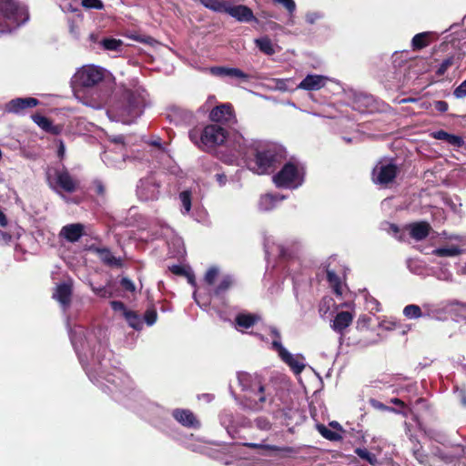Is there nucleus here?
<instances>
[{
    "instance_id": "nucleus-16",
    "label": "nucleus",
    "mask_w": 466,
    "mask_h": 466,
    "mask_svg": "<svg viewBox=\"0 0 466 466\" xmlns=\"http://www.w3.org/2000/svg\"><path fill=\"white\" fill-rule=\"evenodd\" d=\"M275 345L279 349L278 356L296 374H300L305 369V358L302 354H292L284 346Z\"/></svg>"
},
{
    "instance_id": "nucleus-4",
    "label": "nucleus",
    "mask_w": 466,
    "mask_h": 466,
    "mask_svg": "<svg viewBox=\"0 0 466 466\" xmlns=\"http://www.w3.org/2000/svg\"><path fill=\"white\" fill-rule=\"evenodd\" d=\"M113 80L114 77L109 71L95 65L83 66L73 76V82L76 85L85 88L99 90L98 101L91 105L95 108H99L101 104L106 101L109 91L113 87Z\"/></svg>"
},
{
    "instance_id": "nucleus-43",
    "label": "nucleus",
    "mask_w": 466,
    "mask_h": 466,
    "mask_svg": "<svg viewBox=\"0 0 466 466\" xmlns=\"http://www.w3.org/2000/svg\"><path fill=\"white\" fill-rule=\"evenodd\" d=\"M234 283V279L231 275H225L222 277L219 284L214 289V295L220 296L225 293Z\"/></svg>"
},
{
    "instance_id": "nucleus-42",
    "label": "nucleus",
    "mask_w": 466,
    "mask_h": 466,
    "mask_svg": "<svg viewBox=\"0 0 466 466\" xmlns=\"http://www.w3.org/2000/svg\"><path fill=\"white\" fill-rule=\"evenodd\" d=\"M327 279L336 295H342V285L339 277L333 270H327Z\"/></svg>"
},
{
    "instance_id": "nucleus-13",
    "label": "nucleus",
    "mask_w": 466,
    "mask_h": 466,
    "mask_svg": "<svg viewBox=\"0 0 466 466\" xmlns=\"http://www.w3.org/2000/svg\"><path fill=\"white\" fill-rule=\"evenodd\" d=\"M219 421L231 438H238L240 429L251 426V421L248 419L229 410H224L220 413Z\"/></svg>"
},
{
    "instance_id": "nucleus-20",
    "label": "nucleus",
    "mask_w": 466,
    "mask_h": 466,
    "mask_svg": "<svg viewBox=\"0 0 466 466\" xmlns=\"http://www.w3.org/2000/svg\"><path fill=\"white\" fill-rule=\"evenodd\" d=\"M173 418L182 426L188 429H199L201 424L196 415L187 409H175L172 410Z\"/></svg>"
},
{
    "instance_id": "nucleus-49",
    "label": "nucleus",
    "mask_w": 466,
    "mask_h": 466,
    "mask_svg": "<svg viewBox=\"0 0 466 466\" xmlns=\"http://www.w3.org/2000/svg\"><path fill=\"white\" fill-rule=\"evenodd\" d=\"M219 274V269L218 267H210L206 274H205V277H204V280L205 282L208 284V285H213L214 284V281L215 279H217V277L218 276Z\"/></svg>"
},
{
    "instance_id": "nucleus-8",
    "label": "nucleus",
    "mask_w": 466,
    "mask_h": 466,
    "mask_svg": "<svg viewBox=\"0 0 466 466\" xmlns=\"http://www.w3.org/2000/svg\"><path fill=\"white\" fill-rule=\"evenodd\" d=\"M236 135H240L239 133H236L232 137H228V133L222 127L213 124L207 126L200 134V138L198 140V136L195 132L189 133V137L191 141H193L198 147H201L204 150H208L215 146L221 145L225 141L230 144L232 150L234 153L228 157H225L223 160L225 162L229 163V159L232 158L234 155H236V144H234V137Z\"/></svg>"
},
{
    "instance_id": "nucleus-27",
    "label": "nucleus",
    "mask_w": 466,
    "mask_h": 466,
    "mask_svg": "<svg viewBox=\"0 0 466 466\" xmlns=\"http://www.w3.org/2000/svg\"><path fill=\"white\" fill-rule=\"evenodd\" d=\"M209 70L210 73L216 76L239 78L243 81H248L249 79L248 75L236 67L213 66Z\"/></svg>"
},
{
    "instance_id": "nucleus-41",
    "label": "nucleus",
    "mask_w": 466,
    "mask_h": 466,
    "mask_svg": "<svg viewBox=\"0 0 466 466\" xmlns=\"http://www.w3.org/2000/svg\"><path fill=\"white\" fill-rule=\"evenodd\" d=\"M124 318L127 321L129 327L136 330H141L143 328V320L141 317L133 310L125 312Z\"/></svg>"
},
{
    "instance_id": "nucleus-45",
    "label": "nucleus",
    "mask_w": 466,
    "mask_h": 466,
    "mask_svg": "<svg viewBox=\"0 0 466 466\" xmlns=\"http://www.w3.org/2000/svg\"><path fill=\"white\" fill-rule=\"evenodd\" d=\"M100 46L107 51H119L123 46V41L116 38H104L100 41Z\"/></svg>"
},
{
    "instance_id": "nucleus-62",
    "label": "nucleus",
    "mask_w": 466,
    "mask_h": 466,
    "mask_svg": "<svg viewBox=\"0 0 466 466\" xmlns=\"http://www.w3.org/2000/svg\"><path fill=\"white\" fill-rule=\"evenodd\" d=\"M367 304L371 311L379 312L380 310V303L374 298L367 299Z\"/></svg>"
},
{
    "instance_id": "nucleus-26",
    "label": "nucleus",
    "mask_w": 466,
    "mask_h": 466,
    "mask_svg": "<svg viewBox=\"0 0 466 466\" xmlns=\"http://www.w3.org/2000/svg\"><path fill=\"white\" fill-rule=\"evenodd\" d=\"M72 285L69 283H61L56 286L53 298L60 303L63 309L66 310L71 303Z\"/></svg>"
},
{
    "instance_id": "nucleus-46",
    "label": "nucleus",
    "mask_w": 466,
    "mask_h": 466,
    "mask_svg": "<svg viewBox=\"0 0 466 466\" xmlns=\"http://www.w3.org/2000/svg\"><path fill=\"white\" fill-rule=\"evenodd\" d=\"M318 431L322 437L329 441H337L342 439V435L339 431H332L324 425H319Z\"/></svg>"
},
{
    "instance_id": "nucleus-10",
    "label": "nucleus",
    "mask_w": 466,
    "mask_h": 466,
    "mask_svg": "<svg viewBox=\"0 0 466 466\" xmlns=\"http://www.w3.org/2000/svg\"><path fill=\"white\" fill-rule=\"evenodd\" d=\"M48 186L56 193H73L78 187V181L70 175L64 165L48 167L46 171Z\"/></svg>"
},
{
    "instance_id": "nucleus-58",
    "label": "nucleus",
    "mask_w": 466,
    "mask_h": 466,
    "mask_svg": "<svg viewBox=\"0 0 466 466\" xmlns=\"http://www.w3.org/2000/svg\"><path fill=\"white\" fill-rule=\"evenodd\" d=\"M91 289L96 295L101 298H110L112 296V292L106 287H95L92 285Z\"/></svg>"
},
{
    "instance_id": "nucleus-48",
    "label": "nucleus",
    "mask_w": 466,
    "mask_h": 466,
    "mask_svg": "<svg viewBox=\"0 0 466 466\" xmlns=\"http://www.w3.org/2000/svg\"><path fill=\"white\" fill-rule=\"evenodd\" d=\"M270 335L272 336L271 349L277 353L279 352V349L275 345L277 343L279 346H283L281 342V335L277 328L271 327L269 329Z\"/></svg>"
},
{
    "instance_id": "nucleus-9",
    "label": "nucleus",
    "mask_w": 466,
    "mask_h": 466,
    "mask_svg": "<svg viewBox=\"0 0 466 466\" xmlns=\"http://www.w3.org/2000/svg\"><path fill=\"white\" fill-rule=\"evenodd\" d=\"M305 177V167L298 161H289L273 177L277 187L296 189L299 187Z\"/></svg>"
},
{
    "instance_id": "nucleus-39",
    "label": "nucleus",
    "mask_w": 466,
    "mask_h": 466,
    "mask_svg": "<svg viewBox=\"0 0 466 466\" xmlns=\"http://www.w3.org/2000/svg\"><path fill=\"white\" fill-rule=\"evenodd\" d=\"M256 321V316L251 314H238L235 319L238 329H249Z\"/></svg>"
},
{
    "instance_id": "nucleus-56",
    "label": "nucleus",
    "mask_w": 466,
    "mask_h": 466,
    "mask_svg": "<svg viewBox=\"0 0 466 466\" xmlns=\"http://www.w3.org/2000/svg\"><path fill=\"white\" fill-rule=\"evenodd\" d=\"M323 17V14L321 12L318 11H311L308 12L305 15V20L308 24L313 25L318 20L321 19Z\"/></svg>"
},
{
    "instance_id": "nucleus-34",
    "label": "nucleus",
    "mask_w": 466,
    "mask_h": 466,
    "mask_svg": "<svg viewBox=\"0 0 466 466\" xmlns=\"http://www.w3.org/2000/svg\"><path fill=\"white\" fill-rule=\"evenodd\" d=\"M402 313L408 319H418L420 318H424L423 304L421 306L416 304H409L404 307Z\"/></svg>"
},
{
    "instance_id": "nucleus-14",
    "label": "nucleus",
    "mask_w": 466,
    "mask_h": 466,
    "mask_svg": "<svg viewBox=\"0 0 466 466\" xmlns=\"http://www.w3.org/2000/svg\"><path fill=\"white\" fill-rule=\"evenodd\" d=\"M159 183L154 176H148L139 180L137 195L140 200L154 201L159 197Z\"/></svg>"
},
{
    "instance_id": "nucleus-38",
    "label": "nucleus",
    "mask_w": 466,
    "mask_h": 466,
    "mask_svg": "<svg viewBox=\"0 0 466 466\" xmlns=\"http://www.w3.org/2000/svg\"><path fill=\"white\" fill-rule=\"evenodd\" d=\"M461 252L462 249H461L459 247L451 245L435 248L432 251V254L437 257H456L461 254Z\"/></svg>"
},
{
    "instance_id": "nucleus-61",
    "label": "nucleus",
    "mask_w": 466,
    "mask_h": 466,
    "mask_svg": "<svg viewBox=\"0 0 466 466\" xmlns=\"http://www.w3.org/2000/svg\"><path fill=\"white\" fill-rule=\"evenodd\" d=\"M110 305H111V308L115 310V311H121L123 313V316H125V312L128 311L129 309H127L125 306V304L121 301H118V300H113L110 302Z\"/></svg>"
},
{
    "instance_id": "nucleus-18",
    "label": "nucleus",
    "mask_w": 466,
    "mask_h": 466,
    "mask_svg": "<svg viewBox=\"0 0 466 466\" xmlns=\"http://www.w3.org/2000/svg\"><path fill=\"white\" fill-rule=\"evenodd\" d=\"M226 14L241 23L258 22L248 6L244 5H234L231 0L228 2Z\"/></svg>"
},
{
    "instance_id": "nucleus-57",
    "label": "nucleus",
    "mask_w": 466,
    "mask_h": 466,
    "mask_svg": "<svg viewBox=\"0 0 466 466\" xmlns=\"http://www.w3.org/2000/svg\"><path fill=\"white\" fill-rule=\"evenodd\" d=\"M453 64V57H448L444 59L437 69L436 73L438 76H443L448 68Z\"/></svg>"
},
{
    "instance_id": "nucleus-21",
    "label": "nucleus",
    "mask_w": 466,
    "mask_h": 466,
    "mask_svg": "<svg viewBox=\"0 0 466 466\" xmlns=\"http://www.w3.org/2000/svg\"><path fill=\"white\" fill-rule=\"evenodd\" d=\"M327 81H331V79L321 75L309 74L298 85V88L307 91H316L324 87ZM332 82L335 83L336 81L332 80Z\"/></svg>"
},
{
    "instance_id": "nucleus-11",
    "label": "nucleus",
    "mask_w": 466,
    "mask_h": 466,
    "mask_svg": "<svg viewBox=\"0 0 466 466\" xmlns=\"http://www.w3.org/2000/svg\"><path fill=\"white\" fill-rule=\"evenodd\" d=\"M110 142L114 144V148L106 150L101 158L107 167L121 169L127 157L126 147L128 145V137L117 135L111 137Z\"/></svg>"
},
{
    "instance_id": "nucleus-17",
    "label": "nucleus",
    "mask_w": 466,
    "mask_h": 466,
    "mask_svg": "<svg viewBox=\"0 0 466 466\" xmlns=\"http://www.w3.org/2000/svg\"><path fill=\"white\" fill-rule=\"evenodd\" d=\"M39 105V100L35 97H16L11 99L4 106L6 114L25 115V110Z\"/></svg>"
},
{
    "instance_id": "nucleus-15",
    "label": "nucleus",
    "mask_w": 466,
    "mask_h": 466,
    "mask_svg": "<svg viewBox=\"0 0 466 466\" xmlns=\"http://www.w3.org/2000/svg\"><path fill=\"white\" fill-rule=\"evenodd\" d=\"M397 175V167L389 160L380 161L372 171L374 183L387 185L391 182Z\"/></svg>"
},
{
    "instance_id": "nucleus-37",
    "label": "nucleus",
    "mask_w": 466,
    "mask_h": 466,
    "mask_svg": "<svg viewBox=\"0 0 466 466\" xmlns=\"http://www.w3.org/2000/svg\"><path fill=\"white\" fill-rule=\"evenodd\" d=\"M255 45L262 53L266 55L271 56L276 52L272 41L268 36L255 39Z\"/></svg>"
},
{
    "instance_id": "nucleus-44",
    "label": "nucleus",
    "mask_w": 466,
    "mask_h": 466,
    "mask_svg": "<svg viewBox=\"0 0 466 466\" xmlns=\"http://www.w3.org/2000/svg\"><path fill=\"white\" fill-rule=\"evenodd\" d=\"M354 452L362 460L368 461L370 465L375 466L379 464L377 456L369 451L366 448H356Z\"/></svg>"
},
{
    "instance_id": "nucleus-31",
    "label": "nucleus",
    "mask_w": 466,
    "mask_h": 466,
    "mask_svg": "<svg viewBox=\"0 0 466 466\" xmlns=\"http://www.w3.org/2000/svg\"><path fill=\"white\" fill-rule=\"evenodd\" d=\"M96 253L98 254L101 261L107 266L121 268L123 265L122 259L120 258L115 257L111 250L106 248H96Z\"/></svg>"
},
{
    "instance_id": "nucleus-54",
    "label": "nucleus",
    "mask_w": 466,
    "mask_h": 466,
    "mask_svg": "<svg viewBox=\"0 0 466 466\" xmlns=\"http://www.w3.org/2000/svg\"><path fill=\"white\" fill-rule=\"evenodd\" d=\"M256 426L261 431H269L271 429V422L266 417H258L255 420Z\"/></svg>"
},
{
    "instance_id": "nucleus-50",
    "label": "nucleus",
    "mask_w": 466,
    "mask_h": 466,
    "mask_svg": "<svg viewBox=\"0 0 466 466\" xmlns=\"http://www.w3.org/2000/svg\"><path fill=\"white\" fill-rule=\"evenodd\" d=\"M412 453H413V456L415 457V459L420 463H426L427 462V455L425 454V452L422 450V448L420 445V443L414 444V446L412 448Z\"/></svg>"
},
{
    "instance_id": "nucleus-30",
    "label": "nucleus",
    "mask_w": 466,
    "mask_h": 466,
    "mask_svg": "<svg viewBox=\"0 0 466 466\" xmlns=\"http://www.w3.org/2000/svg\"><path fill=\"white\" fill-rule=\"evenodd\" d=\"M431 137L437 140H442L455 147H461L464 140L461 137L450 134L444 130H437L431 133Z\"/></svg>"
},
{
    "instance_id": "nucleus-22",
    "label": "nucleus",
    "mask_w": 466,
    "mask_h": 466,
    "mask_svg": "<svg viewBox=\"0 0 466 466\" xmlns=\"http://www.w3.org/2000/svg\"><path fill=\"white\" fill-rule=\"evenodd\" d=\"M286 198L279 193H266L260 196L258 202V208L261 212H269L275 209L279 204Z\"/></svg>"
},
{
    "instance_id": "nucleus-36",
    "label": "nucleus",
    "mask_w": 466,
    "mask_h": 466,
    "mask_svg": "<svg viewBox=\"0 0 466 466\" xmlns=\"http://www.w3.org/2000/svg\"><path fill=\"white\" fill-rule=\"evenodd\" d=\"M431 32H422L415 35L411 40V47L413 50H420L430 44Z\"/></svg>"
},
{
    "instance_id": "nucleus-47",
    "label": "nucleus",
    "mask_w": 466,
    "mask_h": 466,
    "mask_svg": "<svg viewBox=\"0 0 466 466\" xmlns=\"http://www.w3.org/2000/svg\"><path fill=\"white\" fill-rule=\"evenodd\" d=\"M58 5L65 13H75L78 10L75 0H58Z\"/></svg>"
},
{
    "instance_id": "nucleus-2",
    "label": "nucleus",
    "mask_w": 466,
    "mask_h": 466,
    "mask_svg": "<svg viewBox=\"0 0 466 466\" xmlns=\"http://www.w3.org/2000/svg\"><path fill=\"white\" fill-rule=\"evenodd\" d=\"M236 155L228 161L237 163L240 158L248 168L256 174L270 172L285 157L284 148L275 143L266 141H248L242 135H236Z\"/></svg>"
},
{
    "instance_id": "nucleus-1",
    "label": "nucleus",
    "mask_w": 466,
    "mask_h": 466,
    "mask_svg": "<svg viewBox=\"0 0 466 466\" xmlns=\"http://www.w3.org/2000/svg\"><path fill=\"white\" fill-rule=\"evenodd\" d=\"M68 332L79 362L89 380L120 400L116 393H126L131 387V380L113 364V352L106 348L104 332L101 329L86 330L82 326L70 328Z\"/></svg>"
},
{
    "instance_id": "nucleus-55",
    "label": "nucleus",
    "mask_w": 466,
    "mask_h": 466,
    "mask_svg": "<svg viewBox=\"0 0 466 466\" xmlns=\"http://www.w3.org/2000/svg\"><path fill=\"white\" fill-rule=\"evenodd\" d=\"M455 399L460 402L462 407H466V392L463 389L455 387L453 390Z\"/></svg>"
},
{
    "instance_id": "nucleus-6",
    "label": "nucleus",
    "mask_w": 466,
    "mask_h": 466,
    "mask_svg": "<svg viewBox=\"0 0 466 466\" xmlns=\"http://www.w3.org/2000/svg\"><path fill=\"white\" fill-rule=\"evenodd\" d=\"M424 318L445 321L450 316L457 320H466V302L458 299H445L439 302H424Z\"/></svg>"
},
{
    "instance_id": "nucleus-3",
    "label": "nucleus",
    "mask_w": 466,
    "mask_h": 466,
    "mask_svg": "<svg viewBox=\"0 0 466 466\" xmlns=\"http://www.w3.org/2000/svg\"><path fill=\"white\" fill-rule=\"evenodd\" d=\"M145 103L146 90L143 87L126 88L107 114L111 119L129 125L142 115Z\"/></svg>"
},
{
    "instance_id": "nucleus-32",
    "label": "nucleus",
    "mask_w": 466,
    "mask_h": 466,
    "mask_svg": "<svg viewBox=\"0 0 466 466\" xmlns=\"http://www.w3.org/2000/svg\"><path fill=\"white\" fill-rule=\"evenodd\" d=\"M264 248H265V253H266L267 257L269 255H274L275 253H278V256L281 258H292V255L289 252V248H287L283 245H280V244L270 245L268 239H266V241L264 243Z\"/></svg>"
},
{
    "instance_id": "nucleus-59",
    "label": "nucleus",
    "mask_w": 466,
    "mask_h": 466,
    "mask_svg": "<svg viewBox=\"0 0 466 466\" xmlns=\"http://www.w3.org/2000/svg\"><path fill=\"white\" fill-rule=\"evenodd\" d=\"M453 95L456 98H463L466 96V79L455 88Z\"/></svg>"
},
{
    "instance_id": "nucleus-60",
    "label": "nucleus",
    "mask_w": 466,
    "mask_h": 466,
    "mask_svg": "<svg viewBox=\"0 0 466 466\" xmlns=\"http://www.w3.org/2000/svg\"><path fill=\"white\" fill-rule=\"evenodd\" d=\"M121 287L130 292H134L136 290V286L133 281L128 278H122L120 281Z\"/></svg>"
},
{
    "instance_id": "nucleus-7",
    "label": "nucleus",
    "mask_w": 466,
    "mask_h": 466,
    "mask_svg": "<svg viewBox=\"0 0 466 466\" xmlns=\"http://www.w3.org/2000/svg\"><path fill=\"white\" fill-rule=\"evenodd\" d=\"M29 19L26 6L17 0H0V32L6 33L25 24Z\"/></svg>"
},
{
    "instance_id": "nucleus-52",
    "label": "nucleus",
    "mask_w": 466,
    "mask_h": 466,
    "mask_svg": "<svg viewBox=\"0 0 466 466\" xmlns=\"http://www.w3.org/2000/svg\"><path fill=\"white\" fill-rule=\"evenodd\" d=\"M145 322L147 326H152L157 322V313L155 309H148L144 315Z\"/></svg>"
},
{
    "instance_id": "nucleus-5",
    "label": "nucleus",
    "mask_w": 466,
    "mask_h": 466,
    "mask_svg": "<svg viewBox=\"0 0 466 466\" xmlns=\"http://www.w3.org/2000/svg\"><path fill=\"white\" fill-rule=\"evenodd\" d=\"M238 385L244 392L245 406L253 410H261L267 403L271 401L266 388L257 376L247 372H238L237 375Z\"/></svg>"
},
{
    "instance_id": "nucleus-51",
    "label": "nucleus",
    "mask_w": 466,
    "mask_h": 466,
    "mask_svg": "<svg viewBox=\"0 0 466 466\" xmlns=\"http://www.w3.org/2000/svg\"><path fill=\"white\" fill-rule=\"evenodd\" d=\"M274 3L281 5L289 13V15H294L297 9V5L294 0H273Z\"/></svg>"
},
{
    "instance_id": "nucleus-24",
    "label": "nucleus",
    "mask_w": 466,
    "mask_h": 466,
    "mask_svg": "<svg viewBox=\"0 0 466 466\" xmlns=\"http://www.w3.org/2000/svg\"><path fill=\"white\" fill-rule=\"evenodd\" d=\"M167 118L175 125L190 124L193 120V113L180 106H174L169 109Z\"/></svg>"
},
{
    "instance_id": "nucleus-33",
    "label": "nucleus",
    "mask_w": 466,
    "mask_h": 466,
    "mask_svg": "<svg viewBox=\"0 0 466 466\" xmlns=\"http://www.w3.org/2000/svg\"><path fill=\"white\" fill-rule=\"evenodd\" d=\"M32 118L34 122L43 130L51 134H57L59 132V127H55L46 116L42 115H34Z\"/></svg>"
},
{
    "instance_id": "nucleus-35",
    "label": "nucleus",
    "mask_w": 466,
    "mask_h": 466,
    "mask_svg": "<svg viewBox=\"0 0 466 466\" xmlns=\"http://www.w3.org/2000/svg\"><path fill=\"white\" fill-rule=\"evenodd\" d=\"M208 9L216 13H225L229 0H199Z\"/></svg>"
},
{
    "instance_id": "nucleus-64",
    "label": "nucleus",
    "mask_w": 466,
    "mask_h": 466,
    "mask_svg": "<svg viewBox=\"0 0 466 466\" xmlns=\"http://www.w3.org/2000/svg\"><path fill=\"white\" fill-rule=\"evenodd\" d=\"M93 187L96 194L104 195L105 194V187L100 180H95L93 182Z\"/></svg>"
},
{
    "instance_id": "nucleus-19",
    "label": "nucleus",
    "mask_w": 466,
    "mask_h": 466,
    "mask_svg": "<svg viewBox=\"0 0 466 466\" xmlns=\"http://www.w3.org/2000/svg\"><path fill=\"white\" fill-rule=\"evenodd\" d=\"M209 118L217 123H235L236 116L230 104H221L215 106L209 113Z\"/></svg>"
},
{
    "instance_id": "nucleus-25",
    "label": "nucleus",
    "mask_w": 466,
    "mask_h": 466,
    "mask_svg": "<svg viewBox=\"0 0 466 466\" xmlns=\"http://www.w3.org/2000/svg\"><path fill=\"white\" fill-rule=\"evenodd\" d=\"M85 227L81 223H73L64 226L59 236L66 241L74 243L78 241L84 235Z\"/></svg>"
},
{
    "instance_id": "nucleus-28",
    "label": "nucleus",
    "mask_w": 466,
    "mask_h": 466,
    "mask_svg": "<svg viewBox=\"0 0 466 466\" xmlns=\"http://www.w3.org/2000/svg\"><path fill=\"white\" fill-rule=\"evenodd\" d=\"M353 316L349 311L339 312L331 324L332 329L342 333L352 322Z\"/></svg>"
},
{
    "instance_id": "nucleus-23",
    "label": "nucleus",
    "mask_w": 466,
    "mask_h": 466,
    "mask_svg": "<svg viewBox=\"0 0 466 466\" xmlns=\"http://www.w3.org/2000/svg\"><path fill=\"white\" fill-rule=\"evenodd\" d=\"M242 446L254 448V449H263L271 451H278L281 453L283 457H291L299 453V450L295 447L290 446H277V445H269L264 443H254V442H244Z\"/></svg>"
},
{
    "instance_id": "nucleus-53",
    "label": "nucleus",
    "mask_w": 466,
    "mask_h": 466,
    "mask_svg": "<svg viewBox=\"0 0 466 466\" xmlns=\"http://www.w3.org/2000/svg\"><path fill=\"white\" fill-rule=\"evenodd\" d=\"M82 5L87 9L101 10L104 7V4L101 0H82Z\"/></svg>"
},
{
    "instance_id": "nucleus-29",
    "label": "nucleus",
    "mask_w": 466,
    "mask_h": 466,
    "mask_svg": "<svg viewBox=\"0 0 466 466\" xmlns=\"http://www.w3.org/2000/svg\"><path fill=\"white\" fill-rule=\"evenodd\" d=\"M409 228L410 237L417 241L426 238L431 228L430 224L425 221L412 223Z\"/></svg>"
},
{
    "instance_id": "nucleus-40",
    "label": "nucleus",
    "mask_w": 466,
    "mask_h": 466,
    "mask_svg": "<svg viewBox=\"0 0 466 466\" xmlns=\"http://www.w3.org/2000/svg\"><path fill=\"white\" fill-rule=\"evenodd\" d=\"M180 211L183 215L188 214L191 210L192 193L190 190H184L179 193Z\"/></svg>"
},
{
    "instance_id": "nucleus-63",
    "label": "nucleus",
    "mask_w": 466,
    "mask_h": 466,
    "mask_svg": "<svg viewBox=\"0 0 466 466\" xmlns=\"http://www.w3.org/2000/svg\"><path fill=\"white\" fill-rule=\"evenodd\" d=\"M380 327L386 330H394L399 327V323L396 321H383L380 323Z\"/></svg>"
},
{
    "instance_id": "nucleus-12",
    "label": "nucleus",
    "mask_w": 466,
    "mask_h": 466,
    "mask_svg": "<svg viewBox=\"0 0 466 466\" xmlns=\"http://www.w3.org/2000/svg\"><path fill=\"white\" fill-rule=\"evenodd\" d=\"M335 84L344 94L346 103L354 110L364 113L366 111L371 112L375 108L373 96L351 88L345 89L339 82H335Z\"/></svg>"
}]
</instances>
